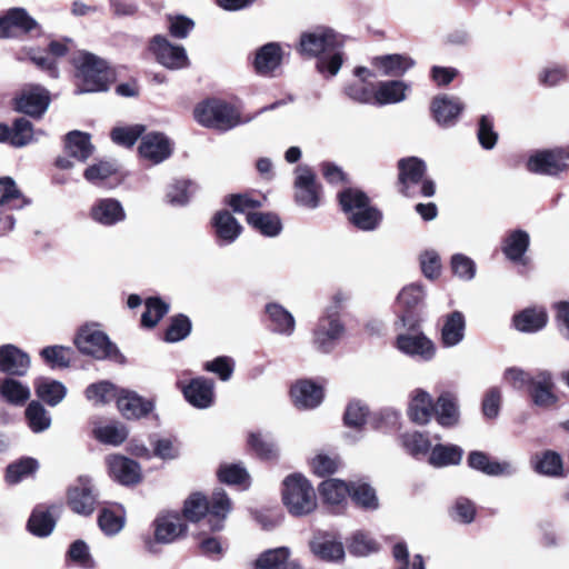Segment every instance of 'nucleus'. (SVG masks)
<instances>
[{"mask_svg": "<svg viewBox=\"0 0 569 569\" xmlns=\"http://www.w3.org/2000/svg\"><path fill=\"white\" fill-rule=\"evenodd\" d=\"M74 343L81 353L98 360L109 359L119 363L124 362V357L117 346L102 331L88 327L82 328L77 335Z\"/></svg>", "mask_w": 569, "mask_h": 569, "instance_id": "obj_8", "label": "nucleus"}, {"mask_svg": "<svg viewBox=\"0 0 569 569\" xmlns=\"http://www.w3.org/2000/svg\"><path fill=\"white\" fill-rule=\"evenodd\" d=\"M397 348L420 361H430L436 355L435 343L421 332L399 335Z\"/></svg>", "mask_w": 569, "mask_h": 569, "instance_id": "obj_16", "label": "nucleus"}, {"mask_svg": "<svg viewBox=\"0 0 569 569\" xmlns=\"http://www.w3.org/2000/svg\"><path fill=\"white\" fill-rule=\"evenodd\" d=\"M555 388L553 375L548 370H537L527 390L535 406L548 409L559 401Z\"/></svg>", "mask_w": 569, "mask_h": 569, "instance_id": "obj_12", "label": "nucleus"}, {"mask_svg": "<svg viewBox=\"0 0 569 569\" xmlns=\"http://www.w3.org/2000/svg\"><path fill=\"white\" fill-rule=\"evenodd\" d=\"M29 203L10 177L0 178V207L22 209Z\"/></svg>", "mask_w": 569, "mask_h": 569, "instance_id": "obj_46", "label": "nucleus"}, {"mask_svg": "<svg viewBox=\"0 0 569 569\" xmlns=\"http://www.w3.org/2000/svg\"><path fill=\"white\" fill-rule=\"evenodd\" d=\"M462 110L463 104L456 97L441 94L435 97L431 102L432 116L436 122L441 127L448 128L455 126Z\"/></svg>", "mask_w": 569, "mask_h": 569, "instance_id": "obj_21", "label": "nucleus"}, {"mask_svg": "<svg viewBox=\"0 0 569 569\" xmlns=\"http://www.w3.org/2000/svg\"><path fill=\"white\" fill-rule=\"evenodd\" d=\"M463 450L456 445H436L429 457V462L435 467L458 465L461 461Z\"/></svg>", "mask_w": 569, "mask_h": 569, "instance_id": "obj_50", "label": "nucleus"}, {"mask_svg": "<svg viewBox=\"0 0 569 569\" xmlns=\"http://www.w3.org/2000/svg\"><path fill=\"white\" fill-rule=\"evenodd\" d=\"M566 158L562 150H543L528 159L527 169L533 173L553 176L566 170Z\"/></svg>", "mask_w": 569, "mask_h": 569, "instance_id": "obj_18", "label": "nucleus"}, {"mask_svg": "<svg viewBox=\"0 0 569 569\" xmlns=\"http://www.w3.org/2000/svg\"><path fill=\"white\" fill-rule=\"evenodd\" d=\"M98 493L92 480L87 476H80L77 483L68 491V505L71 510L82 516L91 515L98 503Z\"/></svg>", "mask_w": 569, "mask_h": 569, "instance_id": "obj_11", "label": "nucleus"}, {"mask_svg": "<svg viewBox=\"0 0 569 569\" xmlns=\"http://www.w3.org/2000/svg\"><path fill=\"white\" fill-rule=\"evenodd\" d=\"M107 466L110 477L124 486H132L140 481V466L132 459L123 456H109Z\"/></svg>", "mask_w": 569, "mask_h": 569, "instance_id": "obj_20", "label": "nucleus"}, {"mask_svg": "<svg viewBox=\"0 0 569 569\" xmlns=\"http://www.w3.org/2000/svg\"><path fill=\"white\" fill-rule=\"evenodd\" d=\"M408 88L405 82L399 80L380 82L375 91V103L382 106L400 102L405 100Z\"/></svg>", "mask_w": 569, "mask_h": 569, "instance_id": "obj_43", "label": "nucleus"}, {"mask_svg": "<svg viewBox=\"0 0 569 569\" xmlns=\"http://www.w3.org/2000/svg\"><path fill=\"white\" fill-rule=\"evenodd\" d=\"M529 247V234L523 230L511 232L505 240L502 251L508 259L515 262L522 261Z\"/></svg>", "mask_w": 569, "mask_h": 569, "instance_id": "obj_49", "label": "nucleus"}, {"mask_svg": "<svg viewBox=\"0 0 569 569\" xmlns=\"http://www.w3.org/2000/svg\"><path fill=\"white\" fill-rule=\"evenodd\" d=\"M399 190L406 197H432L436 184L426 177L427 166L417 157L403 158L398 161Z\"/></svg>", "mask_w": 569, "mask_h": 569, "instance_id": "obj_5", "label": "nucleus"}, {"mask_svg": "<svg viewBox=\"0 0 569 569\" xmlns=\"http://www.w3.org/2000/svg\"><path fill=\"white\" fill-rule=\"evenodd\" d=\"M118 396L114 385L109 381L91 383L86 389V397L97 403H107Z\"/></svg>", "mask_w": 569, "mask_h": 569, "instance_id": "obj_64", "label": "nucleus"}, {"mask_svg": "<svg viewBox=\"0 0 569 569\" xmlns=\"http://www.w3.org/2000/svg\"><path fill=\"white\" fill-rule=\"evenodd\" d=\"M30 368L28 353L14 345H2L0 347V371L9 376H24Z\"/></svg>", "mask_w": 569, "mask_h": 569, "instance_id": "obj_22", "label": "nucleus"}, {"mask_svg": "<svg viewBox=\"0 0 569 569\" xmlns=\"http://www.w3.org/2000/svg\"><path fill=\"white\" fill-rule=\"evenodd\" d=\"M532 469L542 476L561 477L563 476V463L561 456L552 450H546L536 453L530 460Z\"/></svg>", "mask_w": 569, "mask_h": 569, "instance_id": "obj_36", "label": "nucleus"}, {"mask_svg": "<svg viewBox=\"0 0 569 569\" xmlns=\"http://www.w3.org/2000/svg\"><path fill=\"white\" fill-rule=\"evenodd\" d=\"M150 50L159 63L172 70L188 67L189 59L182 46H174L163 36L157 34L150 42Z\"/></svg>", "mask_w": 569, "mask_h": 569, "instance_id": "obj_13", "label": "nucleus"}, {"mask_svg": "<svg viewBox=\"0 0 569 569\" xmlns=\"http://www.w3.org/2000/svg\"><path fill=\"white\" fill-rule=\"evenodd\" d=\"M548 321L543 309H525L513 317L517 330L522 332H536L545 328Z\"/></svg>", "mask_w": 569, "mask_h": 569, "instance_id": "obj_42", "label": "nucleus"}, {"mask_svg": "<svg viewBox=\"0 0 569 569\" xmlns=\"http://www.w3.org/2000/svg\"><path fill=\"white\" fill-rule=\"evenodd\" d=\"M39 469V462L31 457H22L6 468L4 480L8 485H17L24 479L34 476Z\"/></svg>", "mask_w": 569, "mask_h": 569, "instance_id": "obj_39", "label": "nucleus"}, {"mask_svg": "<svg viewBox=\"0 0 569 569\" xmlns=\"http://www.w3.org/2000/svg\"><path fill=\"white\" fill-rule=\"evenodd\" d=\"M248 445L261 459L271 460L277 457V447L270 435L251 432L248 437Z\"/></svg>", "mask_w": 569, "mask_h": 569, "instance_id": "obj_56", "label": "nucleus"}, {"mask_svg": "<svg viewBox=\"0 0 569 569\" xmlns=\"http://www.w3.org/2000/svg\"><path fill=\"white\" fill-rule=\"evenodd\" d=\"M433 409L435 403L427 391L422 389L413 391L408 409V416L415 423H428L433 415Z\"/></svg>", "mask_w": 569, "mask_h": 569, "instance_id": "obj_32", "label": "nucleus"}, {"mask_svg": "<svg viewBox=\"0 0 569 569\" xmlns=\"http://www.w3.org/2000/svg\"><path fill=\"white\" fill-rule=\"evenodd\" d=\"M1 398L12 406H23L30 398V388L13 379L6 378L0 382Z\"/></svg>", "mask_w": 569, "mask_h": 569, "instance_id": "obj_41", "label": "nucleus"}, {"mask_svg": "<svg viewBox=\"0 0 569 569\" xmlns=\"http://www.w3.org/2000/svg\"><path fill=\"white\" fill-rule=\"evenodd\" d=\"M338 199L342 211L347 213L348 217L352 216L355 211L363 209V207L370 202L368 196L356 188H346L339 192Z\"/></svg>", "mask_w": 569, "mask_h": 569, "instance_id": "obj_53", "label": "nucleus"}, {"mask_svg": "<svg viewBox=\"0 0 569 569\" xmlns=\"http://www.w3.org/2000/svg\"><path fill=\"white\" fill-rule=\"evenodd\" d=\"M168 311L169 306L160 298H148L146 300V310L141 316V325L147 328H153Z\"/></svg>", "mask_w": 569, "mask_h": 569, "instance_id": "obj_58", "label": "nucleus"}, {"mask_svg": "<svg viewBox=\"0 0 569 569\" xmlns=\"http://www.w3.org/2000/svg\"><path fill=\"white\" fill-rule=\"evenodd\" d=\"M94 435L103 443L118 446L127 439L128 431L123 426L111 423L97 428Z\"/></svg>", "mask_w": 569, "mask_h": 569, "instance_id": "obj_63", "label": "nucleus"}, {"mask_svg": "<svg viewBox=\"0 0 569 569\" xmlns=\"http://www.w3.org/2000/svg\"><path fill=\"white\" fill-rule=\"evenodd\" d=\"M295 201L298 206L316 209L320 206L322 189L317 177L308 166H298L295 170Z\"/></svg>", "mask_w": 569, "mask_h": 569, "instance_id": "obj_9", "label": "nucleus"}, {"mask_svg": "<svg viewBox=\"0 0 569 569\" xmlns=\"http://www.w3.org/2000/svg\"><path fill=\"white\" fill-rule=\"evenodd\" d=\"M281 48L276 42H269L262 46L254 59V68L260 74H268L278 68L281 63Z\"/></svg>", "mask_w": 569, "mask_h": 569, "instance_id": "obj_38", "label": "nucleus"}, {"mask_svg": "<svg viewBox=\"0 0 569 569\" xmlns=\"http://www.w3.org/2000/svg\"><path fill=\"white\" fill-rule=\"evenodd\" d=\"M66 153L80 162H84L94 151L91 137L87 132L73 130L64 137Z\"/></svg>", "mask_w": 569, "mask_h": 569, "instance_id": "obj_28", "label": "nucleus"}, {"mask_svg": "<svg viewBox=\"0 0 569 569\" xmlns=\"http://www.w3.org/2000/svg\"><path fill=\"white\" fill-rule=\"evenodd\" d=\"M24 418L28 427L34 433L48 430L52 421L50 412L36 400L31 401L26 408Z\"/></svg>", "mask_w": 569, "mask_h": 569, "instance_id": "obj_44", "label": "nucleus"}, {"mask_svg": "<svg viewBox=\"0 0 569 569\" xmlns=\"http://www.w3.org/2000/svg\"><path fill=\"white\" fill-rule=\"evenodd\" d=\"M291 397L298 408L312 409L323 399L322 388L311 381H299L291 388Z\"/></svg>", "mask_w": 569, "mask_h": 569, "instance_id": "obj_31", "label": "nucleus"}, {"mask_svg": "<svg viewBox=\"0 0 569 569\" xmlns=\"http://www.w3.org/2000/svg\"><path fill=\"white\" fill-rule=\"evenodd\" d=\"M319 493L326 503L339 505L347 496L350 497V483L333 478L327 479L321 482Z\"/></svg>", "mask_w": 569, "mask_h": 569, "instance_id": "obj_48", "label": "nucleus"}, {"mask_svg": "<svg viewBox=\"0 0 569 569\" xmlns=\"http://www.w3.org/2000/svg\"><path fill=\"white\" fill-rule=\"evenodd\" d=\"M400 439L402 447L412 457L426 456L431 450L429 438L419 431L406 432Z\"/></svg>", "mask_w": 569, "mask_h": 569, "instance_id": "obj_55", "label": "nucleus"}, {"mask_svg": "<svg viewBox=\"0 0 569 569\" xmlns=\"http://www.w3.org/2000/svg\"><path fill=\"white\" fill-rule=\"evenodd\" d=\"M310 549L315 556L325 561H340L345 558L342 541L329 532L318 533L310 542Z\"/></svg>", "mask_w": 569, "mask_h": 569, "instance_id": "obj_24", "label": "nucleus"}, {"mask_svg": "<svg viewBox=\"0 0 569 569\" xmlns=\"http://www.w3.org/2000/svg\"><path fill=\"white\" fill-rule=\"evenodd\" d=\"M186 400L196 408L206 409L212 406L214 400V385L211 379L198 377L192 379L188 385H181Z\"/></svg>", "mask_w": 569, "mask_h": 569, "instance_id": "obj_19", "label": "nucleus"}, {"mask_svg": "<svg viewBox=\"0 0 569 569\" xmlns=\"http://www.w3.org/2000/svg\"><path fill=\"white\" fill-rule=\"evenodd\" d=\"M415 61L403 54H387L375 58V66L379 68L385 76L399 77L412 68Z\"/></svg>", "mask_w": 569, "mask_h": 569, "instance_id": "obj_40", "label": "nucleus"}, {"mask_svg": "<svg viewBox=\"0 0 569 569\" xmlns=\"http://www.w3.org/2000/svg\"><path fill=\"white\" fill-rule=\"evenodd\" d=\"M118 168L112 161H99L92 166H89L84 172L83 177L87 181L93 184H102L104 180L116 174Z\"/></svg>", "mask_w": 569, "mask_h": 569, "instance_id": "obj_61", "label": "nucleus"}, {"mask_svg": "<svg viewBox=\"0 0 569 569\" xmlns=\"http://www.w3.org/2000/svg\"><path fill=\"white\" fill-rule=\"evenodd\" d=\"M191 321L186 315L174 316L168 326L164 339L168 342H178L187 338L191 332Z\"/></svg>", "mask_w": 569, "mask_h": 569, "instance_id": "obj_62", "label": "nucleus"}, {"mask_svg": "<svg viewBox=\"0 0 569 569\" xmlns=\"http://www.w3.org/2000/svg\"><path fill=\"white\" fill-rule=\"evenodd\" d=\"M423 288L418 283H411L405 287L398 295V321L397 326L415 330L418 327V317L415 312L416 307L423 300Z\"/></svg>", "mask_w": 569, "mask_h": 569, "instance_id": "obj_10", "label": "nucleus"}, {"mask_svg": "<svg viewBox=\"0 0 569 569\" xmlns=\"http://www.w3.org/2000/svg\"><path fill=\"white\" fill-rule=\"evenodd\" d=\"M196 190V186L190 180H176L167 191V201L172 206H183L188 203L190 197Z\"/></svg>", "mask_w": 569, "mask_h": 569, "instance_id": "obj_57", "label": "nucleus"}, {"mask_svg": "<svg viewBox=\"0 0 569 569\" xmlns=\"http://www.w3.org/2000/svg\"><path fill=\"white\" fill-rule=\"evenodd\" d=\"M343 44L342 34L329 27L318 26L300 36L299 52L303 56L317 57L318 71L333 77L343 62Z\"/></svg>", "mask_w": 569, "mask_h": 569, "instance_id": "obj_1", "label": "nucleus"}, {"mask_svg": "<svg viewBox=\"0 0 569 569\" xmlns=\"http://www.w3.org/2000/svg\"><path fill=\"white\" fill-rule=\"evenodd\" d=\"M153 536H141L143 548L150 553L160 552V545H169L184 536L187 525L178 512L166 511L159 513L152 522Z\"/></svg>", "mask_w": 569, "mask_h": 569, "instance_id": "obj_6", "label": "nucleus"}, {"mask_svg": "<svg viewBox=\"0 0 569 569\" xmlns=\"http://www.w3.org/2000/svg\"><path fill=\"white\" fill-rule=\"evenodd\" d=\"M350 498L358 507L366 510H376L379 507L375 489L366 482H350Z\"/></svg>", "mask_w": 569, "mask_h": 569, "instance_id": "obj_51", "label": "nucleus"}, {"mask_svg": "<svg viewBox=\"0 0 569 569\" xmlns=\"http://www.w3.org/2000/svg\"><path fill=\"white\" fill-rule=\"evenodd\" d=\"M33 386L37 397L51 407L59 405L67 395L66 386L51 378L39 377Z\"/></svg>", "mask_w": 569, "mask_h": 569, "instance_id": "obj_35", "label": "nucleus"}, {"mask_svg": "<svg viewBox=\"0 0 569 569\" xmlns=\"http://www.w3.org/2000/svg\"><path fill=\"white\" fill-rule=\"evenodd\" d=\"M433 413L439 425L446 428L453 427L459 421V407L457 397L450 392L441 393L436 403Z\"/></svg>", "mask_w": 569, "mask_h": 569, "instance_id": "obj_33", "label": "nucleus"}, {"mask_svg": "<svg viewBox=\"0 0 569 569\" xmlns=\"http://www.w3.org/2000/svg\"><path fill=\"white\" fill-rule=\"evenodd\" d=\"M90 217L102 226H114L126 219L121 202L113 198L98 199L90 209Z\"/></svg>", "mask_w": 569, "mask_h": 569, "instance_id": "obj_25", "label": "nucleus"}, {"mask_svg": "<svg viewBox=\"0 0 569 569\" xmlns=\"http://www.w3.org/2000/svg\"><path fill=\"white\" fill-rule=\"evenodd\" d=\"M282 500L293 516L308 515L317 507L315 489L300 473L290 475L283 480Z\"/></svg>", "mask_w": 569, "mask_h": 569, "instance_id": "obj_7", "label": "nucleus"}, {"mask_svg": "<svg viewBox=\"0 0 569 569\" xmlns=\"http://www.w3.org/2000/svg\"><path fill=\"white\" fill-rule=\"evenodd\" d=\"M468 466L487 476H511L516 472V468L508 461L492 460L490 456L483 451H470L467 459Z\"/></svg>", "mask_w": 569, "mask_h": 569, "instance_id": "obj_23", "label": "nucleus"}, {"mask_svg": "<svg viewBox=\"0 0 569 569\" xmlns=\"http://www.w3.org/2000/svg\"><path fill=\"white\" fill-rule=\"evenodd\" d=\"M56 520L52 516V512L50 509L42 506L37 507L28 520L29 531L38 537L49 536L52 532Z\"/></svg>", "mask_w": 569, "mask_h": 569, "instance_id": "obj_47", "label": "nucleus"}, {"mask_svg": "<svg viewBox=\"0 0 569 569\" xmlns=\"http://www.w3.org/2000/svg\"><path fill=\"white\" fill-rule=\"evenodd\" d=\"M231 508V500L222 489L213 491L210 500L194 492L184 501L183 516L192 522L201 521V527L210 531H220Z\"/></svg>", "mask_w": 569, "mask_h": 569, "instance_id": "obj_2", "label": "nucleus"}, {"mask_svg": "<svg viewBox=\"0 0 569 569\" xmlns=\"http://www.w3.org/2000/svg\"><path fill=\"white\" fill-rule=\"evenodd\" d=\"M37 27V21L24 9L12 8L0 18V38H11L16 36V30L29 32Z\"/></svg>", "mask_w": 569, "mask_h": 569, "instance_id": "obj_26", "label": "nucleus"}, {"mask_svg": "<svg viewBox=\"0 0 569 569\" xmlns=\"http://www.w3.org/2000/svg\"><path fill=\"white\" fill-rule=\"evenodd\" d=\"M212 224L220 244L232 243L242 231L240 223L227 210L217 212L212 219Z\"/></svg>", "mask_w": 569, "mask_h": 569, "instance_id": "obj_30", "label": "nucleus"}, {"mask_svg": "<svg viewBox=\"0 0 569 569\" xmlns=\"http://www.w3.org/2000/svg\"><path fill=\"white\" fill-rule=\"evenodd\" d=\"M172 142L161 132H149L141 138L139 153L151 164L163 162L172 154Z\"/></svg>", "mask_w": 569, "mask_h": 569, "instance_id": "obj_15", "label": "nucleus"}, {"mask_svg": "<svg viewBox=\"0 0 569 569\" xmlns=\"http://www.w3.org/2000/svg\"><path fill=\"white\" fill-rule=\"evenodd\" d=\"M71 349L62 346H50L41 350L40 355L52 369L69 367L71 361Z\"/></svg>", "mask_w": 569, "mask_h": 569, "instance_id": "obj_59", "label": "nucleus"}, {"mask_svg": "<svg viewBox=\"0 0 569 569\" xmlns=\"http://www.w3.org/2000/svg\"><path fill=\"white\" fill-rule=\"evenodd\" d=\"M266 315L271 331L287 337L293 333L296 328L295 318L291 312L281 305L268 303L266 306Z\"/></svg>", "mask_w": 569, "mask_h": 569, "instance_id": "obj_29", "label": "nucleus"}, {"mask_svg": "<svg viewBox=\"0 0 569 569\" xmlns=\"http://www.w3.org/2000/svg\"><path fill=\"white\" fill-rule=\"evenodd\" d=\"M256 569H301L290 560V550L287 547H279L267 550L256 561Z\"/></svg>", "mask_w": 569, "mask_h": 569, "instance_id": "obj_34", "label": "nucleus"}, {"mask_svg": "<svg viewBox=\"0 0 569 569\" xmlns=\"http://www.w3.org/2000/svg\"><path fill=\"white\" fill-rule=\"evenodd\" d=\"M79 80L76 93L106 91L113 76L107 61L90 52H79L73 58Z\"/></svg>", "mask_w": 569, "mask_h": 569, "instance_id": "obj_3", "label": "nucleus"}, {"mask_svg": "<svg viewBox=\"0 0 569 569\" xmlns=\"http://www.w3.org/2000/svg\"><path fill=\"white\" fill-rule=\"evenodd\" d=\"M343 331L345 328L337 316L322 317L313 331V345L319 351L328 353L336 347Z\"/></svg>", "mask_w": 569, "mask_h": 569, "instance_id": "obj_14", "label": "nucleus"}, {"mask_svg": "<svg viewBox=\"0 0 569 569\" xmlns=\"http://www.w3.org/2000/svg\"><path fill=\"white\" fill-rule=\"evenodd\" d=\"M194 118L203 127L219 131H228L241 123L249 122L252 118L241 119L238 110L230 103L210 98L200 102L194 108Z\"/></svg>", "mask_w": 569, "mask_h": 569, "instance_id": "obj_4", "label": "nucleus"}, {"mask_svg": "<svg viewBox=\"0 0 569 569\" xmlns=\"http://www.w3.org/2000/svg\"><path fill=\"white\" fill-rule=\"evenodd\" d=\"M117 406L126 419H140L150 413L153 402L133 391L122 390L117 397Z\"/></svg>", "mask_w": 569, "mask_h": 569, "instance_id": "obj_27", "label": "nucleus"}, {"mask_svg": "<svg viewBox=\"0 0 569 569\" xmlns=\"http://www.w3.org/2000/svg\"><path fill=\"white\" fill-rule=\"evenodd\" d=\"M348 219L358 229L371 231L379 226L382 219V214L377 208L370 206L369 202L367 206L363 207V209L355 211V213L348 217Z\"/></svg>", "mask_w": 569, "mask_h": 569, "instance_id": "obj_54", "label": "nucleus"}, {"mask_svg": "<svg viewBox=\"0 0 569 569\" xmlns=\"http://www.w3.org/2000/svg\"><path fill=\"white\" fill-rule=\"evenodd\" d=\"M9 143L16 148L24 147L37 140L32 123L26 118H18L14 120L12 128H10ZM43 134V131H38Z\"/></svg>", "mask_w": 569, "mask_h": 569, "instance_id": "obj_52", "label": "nucleus"}, {"mask_svg": "<svg viewBox=\"0 0 569 569\" xmlns=\"http://www.w3.org/2000/svg\"><path fill=\"white\" fill-rule=\"evenodd\" d=\"M49 103V91L41 86H32L22 91L16 101V109L30 117L41 118L47 111Z\"/></svg>", "mask_w": 569, "mask_h": 569, "instance_id": "obj_17", "label": "nucleus"}, {"mask_svg": "<svg viewBox=\"0 0 569 569\" xmlns=\"http://www.w3.org/2000/svg\"><path fill=\"white\" fill-rule=\"evenodd\" d=\"M466 329L465 316L453 311L446 316L441 329V342L445 347H455L463 340Z\"/></svg>", "mask_w": 569, "mask_h": 569, "instance_id": "obj_37", "label": "nucleus"}, {"mask_svg": "<svg viewBox=\"0 0 569 569\" xmlns=\"http://www.w3.org/2000/svg\"><path fill=\"white\" fill-rule=\"evenodd\" d=\"M144 131L146 127L143 124L117 127L111 131V139L114 143L129 148L132 147L140 137H143Z\"/></svg>", "mask_w": 569, "mask_h": 569, "instance_id": "obj_60", "label": "nucleus"}, {"mask_svg": "<svg viewBox=\"0 0 569 569\" xmlns=\"http://www.w3.org/2000/svg\"><path fill=\"white\" fill-rule=\"evenodd\" d=\"M247 222L266 237H276L282 229L279 217L270 212H248Z\"/></svg>", "mask_w": 569, "mask_h": 569, "instance_id": "obj_45", "label": "nucleus"}]
</instances>
